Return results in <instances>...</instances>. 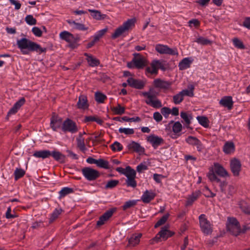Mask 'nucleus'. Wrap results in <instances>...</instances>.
<instances>
[{
  "mask_svg": "<svg viewBox=\"0 0 250 250\" xmlns=\"http://www.w3.org/2000/svg\"><path fill=\"white\" fill-rule=\"evenodd\" d=\"M238 205L241 210L245 214H250V202L248 203L243 200H240Z\"/></svg>",
  "mask_w": 250,
  "mask_h": 250,
  "instance_id": "a878e982",
  "label": "nucleus"
},
{
  "mask_svg": "<svg viewBox=\"0 0 250 250\" xmlns=\"http://www.w3.org/2000/svg\"><path fill=\"white\" fill-rule=\"evenodd\" d=\"M129 149H132L137 152H142L144 151V148L139 143L134 141L131 142L127 146Z\"/></svg>",
  "mask_w": 250,
  "mask_h": 250,
  "instance_id": "7c9ffc66",
  "label": "nucleus"
},
{
  "mask_svg": "<svg viewBox=\"0 0 250 250\" xmlns=\"http://www.w3.org/2000/svg\"><path fill=\"white\" fill-rule=\"evenodd\" d=\"M111 110L116 115H122L125 112V107L121 106L120 104H118L116 106L112 107Z\"/></svg>",
  "mask_w": 250,
  "mask_h": 250,
  "instance_id": "ea45409f",
  "label": "nucleus"
},
{
  "mask_svg": "<svg viewBox=\"0 0 250 250\" xmlns=\"http://www.w3.org/2000/svg\"><path fill=\"white\" fill-rule=\"evenodd\" d=\"M154 120L157 123L160 122L163 119V116L161 113L155 112L153 115Z\"/></svg>",
  "mask_w": 250,
  "mask_h": 250,
  "instance_id": "e2e57ef3",
  "label": "nucleus"
},
{
  "mask_svg": "<svg viewBox=\"0 0 250 250\" xmlns=\"http://www.w3.org/2000/svg\"><path fill=\"white\" fill-rule=\"evenodd\" d=\"M216 175L223 178L229 176V173L221 165L218 163H214L213 167L209 169L207 176L211 182L219 183L221 180Z\"/></svg>",
  "mask_w": 250,
  "mask_h": 250,
  "instance_id": "f03ea898",
  "label": "nucleus"
},
{
  "mask_svg": "<svg viewBox=\"0 0 250 250\" xmlns=\"http://www.w3.org/2000/svg\"><path fill=\"white\" fill-rule=\"evenodd\" d=\"M33 156L37 158L44 159L50 156V151L49 150L36 151L34 152Z\"/></svg>",
  "mask_w": 250,
  "mask_h": 250,
  "instance_id": "cd10ccee",
  "label": "nucleus"
},
{
  "mask_svg": "<svg viewBox=\"0 0 250 250\" xmlns=\"http://www.w3.org/2000/svg\"><path fill=\"white\" fill-rule=\"evenodd\" d=\"M186 142L190 145L195 146L198 151H200L203 148L201 141L197 138L193 136H188L186 139Z\"/></svg>",
  "mask_w": 250,
  "mask_h": 250,
  "instance_id": "a211bd4d",
  "label": "nucleus"
},
{
  "mask_svg": "<svg viewBox=\"0 0 250 250\" xmlns=\"http://www.w3.org/2000/svg\"><path fill=\"white\" fill-rule=\"evenodd\" d=\"M135 19L133 18L128 19L124 22L121 26L115 29L114 32L111 35L112 39H115L120 36H125L127 34L129 30L135 26Z\"/></svg>",
  "mask_w": 250,
  "mask_h": 250,
  "instance_id": "7ed1b4c3",
  "label": "nucleus"
},
{
  "mask_svg": "<svg viewBox=\"0 0 250 250\" xmlns=\"http://www.w3.org/2000/svg\"><path fill=\"white\" fill-rule=\"evenodd\" d=\"M141 236L142 234L140 233L137 235H132L128 240V245L130 246H135L138 244L140 242Z\"/></svg>",
  "mask_w": 250,
  "mask_h": 250,
  "instance_id": "72a5a7b5",
  "label": "nucleus"
},
{
  "mask_svg": "<svg viewBox=\"0 0 250 250\" xmlns=\"http://www.w3.org/2000/svg\"><path fill=\"white\" fill-rule=\"evenodd\" d=\"M78 108L83 110H85L88 108L89 104L88 103L87 97L84 95H81L79 97V100L77 104Z\"/></svg>",
  "mask_w": 250,
  "mask_h": 250,
  "instance_id": "412c9836",
  "label": "nucleus"
},
{
  "mask_svg": "<svg viewBox=\"0 0 250 250\" xmlns=\"http://www.w3.org/2000/svg\"><path fill=\"white\" fill-rule=\"evenodd\" d=\"M25 174L24 169L21 168H16L14 172V179L16 181L22 177Z\"/></svg>",
  "mask_w": 250,
  "mask_h": 250,
  "instance_id": "58836bf2",
  "label": "nucleus"
},
{
  "mask_svg": "<svg viewBox=\"0 0 250 250\" xmlns=\"http://www.w3.org/2000/svg\"><path fill=\"white\" fill-rule=\"evenodd\" d=\"M17 44L21 52L24 55H28L30 52H36L41 54L46 51L45 47H42L37 43L25 38L18 40Z\"/></svg>",
  "mask_w": 250,
  "mask_h": 250,
  "instance_id": "f257e3e1",
  "label": "nucleus"
},
{
  "mask_svg": "<svg viewBox=\"0 0 250 250\" xmlns=\"http://www.w3.org/2000/svg\"><path fill=\"white\" fill-rule=\"evenodd\" d=\"M74 191L73 189L69 187L63 188L59 192V198H62L65 196L73 193Z\"/></svg>",
  "mask_w": 250,
  "mask_h": 250,
  "instance_id": "e433bc0d",
  "label": "nucleus"
},
{
  "mask_svg": "<svg viewBox=\"0 0 250 250\" xmlns=\"http://www.w3.org/2000/svg\"><path fill=\"white\" fill-rule=\"evenodd\" d=\"M232 42L234 46L239 49H243L245 48V45L242 42L237 38H234L232 39Z\"/></svg>",
  "mask_w": 250,
  "mask_h": 250,
  "instance_id": "3c124183",
  "label": "nucleus"
},
{
  "mask_svg": "<svg viewBox=\"0 0 250 250\" xmlns=\"http://www.w3.org/2000/svg\"><path fill=\"white\" fill-rule=\"evenodd\" d=\"M219 104L223 106L227 107L230 110L232 108L233 102L231 96H225L219 102Z\"/></svg>",
  "mask_w": 250,
  "mask_h": 250,
  "instance_id": "b1692460",
  "label": "nucleus"
},
{
  "mask_svg": "<svg viewBox=\"0 0 250 250\" xmlns=\"http://www.w3.org/2000/svg\"><path fill=\"white\" fill-rule=\"evenodd\" d=\"M62 128L63 131L71 133H75L79 130L76 123L69 119H67L63 122Z\"/></svg>",
  "mask_w": 250,
  "mask_h": 250,
  "instance_id": "9b49d317",
  "label": "nucleus"
},
{
  "mask_svg": "<svg viewBox=\"0 0 250 250\" xmlns=\"http://www.w3.org/2000/svg\"><path fill=\"white\" fill-rule=\"evenodd\" d=\"M84 55L86 57V60L90 66L95 67L97 66L100 64L99 61L92 55L87 53H85Z\"/></svg>",
  "mask_w": 250,
  "mask_h": 250,
  "instance_id": "bb28decb",
  "label": "nucleus"
},
{
  "mask_svg": "<svg viewBox=\"0 0 250 250\" xmlns=\"http://www.w3.org/2000/svg\"><path fill=\"white\" fill-rule=\"evenodd\" d=\"M151 66L158 72L159 68L164 70V67L162 62L159 60H153L150 63Z\"/></svg>",
  "mask_w": 250,
  "mask_h": 250,
  "instance_id": "a19ab883",
  "label": "nucleus"
},
{
  "mask_svg": "<svg viewBox=\"0 0 250 250\" xmlns=\"http://www.w3.org/2000/svg\"><path fill=\"white\" fill-rule=\"evenodd\" d=\"M195 42L198 43L199 44L203 45H206L208 44H210L211 43V41L204 38L203 37H198L196 40L195 41Z\"/></svg>",
  "mask_w": 250,
  "mask_h": 250,
  "instance_id": "a18cd8bd",
  "label": "nucleus"
},
{
  "mask_svg": "<svg viewBox=\"0 0 250 250\" xmlns=\"http://www.w3.org/2000/svg\"><path fill=\"white\" fill-rule=\"evenodd\" d=\"M96 165L99 167L104 169H108L109 167L108 162L103 159H98Z\"/></svg>",
  "mask_w": 250,
  "mask_h": 250,
  "instance_id": "c03bdc74",
  "label": "nucleus"
},
{
  "mask_svg": "<svg viewBox=\"0 0 250 250\" xmlns=\"http://www.w3.org/2000/svg\"><path fill=\"white\" fill-rule=\"evenodd\" d=\"M88 11L91 13V16L97 20H103L106 17L105 14H102L98 10L88 9Z\"/></svg>",
  "mask_w": 250,
  "mask_h": 250,
  "instance_id": "f704fd0d",
  "label": "nucleus"
},
{
  "mask_svg": "<svg viewBox=\"0 0 250 250\" xmlns=\"http://www.w3.org/2000/svg\"><path fill=\"white\" fill-rule=\"evenodd\" d=\"M171 124H173L172 131L174 134H177L182 130V125L179 121L174 122V121H171L168 125H170Z\"/></svg>",
  "mask_w": 250,
  "mask_h": 250,
  "instance_id": "c9c22d12",
  "label": "nucleus"
},
{
  "mask_svg": "<svg viewBox=\"0 0 250 250\" xmlns=\"http://www.w3.org/2000/svg\"><path fill=\"white\" fill-rule=\"evenodd\" d=\"M203 192L204 195L207 197H214L216 194L213 193L208 187H205Z\"/></svg>",
  "mask_w": 250,
  "mask_h": 250,
  "instance_id": "052dcab7",
  "label": "nucleus"
},
{
  "mask_svg": "<svg viewBox=\"0 0 250 250\" xmlns=\"http://www.w3.org/2000/svg\"><path fill=\"white\" fill-rule=\"evenodd\" d=\"M119 132L121 133H124L125 135H131L134 134V130L133 128H120Z\"/></svg>",
  "mask_w": 250,
  "mask_h": 250,
  "instance_id": "13d9d810",
  "label": "nucleus"
},
{
  "mask_svg": "<svg viewBox=\"0 0 250 250\" xmlns=\"http://www.w3.org/2000/svg\"><path fill=\"white\" fill-rule=\"evenodd\" d=\"M82 172L84 178L88 181H93L100 176V173L97 170L90 167H85L82 169Z\"/></svg>",
  "mask_w": 250,
  "mask_h": 250,
  "instance_id": "9d476101",
  "label": "nucleus"
},
{
  "mask_svg": "<svg viewBox=\"0 0 250 250\" xmlns=\"http://www.w3.org/2000/svg\"><path fill=\"white\" fill-rule=\"evenodd\" d=\"M200 226L202 232L208 235L211 233L212 231V227L210 223L208 220L205 214H202L199 216Z\"/></svg>",
  "mask_w": 250,
  "mask_h": 250,
  "instance_id": "6e6552de",
  "label": "nucleus"
},
{
  "mask_svg": "<svg viewBox=\"0 0 250 250\" xmlns=\"http://www.w3.org/2000/svg\"><path fill=\"white\" fill-rule=\"evenodd\" d=\"M194 59L192 57H187L182 59L178 64L180 70H186L190 67Z\"/></svg>",
  "mask_w": 250,
  "mask_h": 250,
  "instance_id": "f3484780",
  "label": "nucleus"
},
{
  "mask_svg": "<svg viewBox=\"0 0 250 250\" xmlns=\"http://www.w3.org/2000/svg\"><path fill=\"white\" fill-rule=\"evenodd\" d=\"M230 167L233 175L235 176H238L241 169V163L240 161L236 158L232 159L230 161Z\"/></svg>",
  "mask_w": 250,
  "mask_h": 250,
  "instance_id": "4468645a",
  "label": "nucleus"
},
{
  "mask_svg": "<svg viewBox=\"0 0 250 250\" xmlns=\"http://www.w3.org/2000/svg\"><path fill=\"white\" fill-rule=\"evenodd\" d=\"M62 124V119L61 118L54 115L50 119V127L54 131H56L58 128H60Z\"/></svg>",
  "mask_w": 250,
  "mask_h": 250,
  "instance_id": "dca6fc26",
  "label": "nucleus"
},
{
  "mask_svg": "<svg viewBox=\"0 0 250 250\" xmlns=\"http://www.w3.org/2000/svg\"><path fill=\"white\" fill-rule=\"evenodd\" d=\"M147 169V167L144 163H141L136 167L137 171L139 173L141 172L143 170H146Z\"/></svg>",
  "mask_w": 250,
  "mask_h": 250,
  "instance_id": "774afa93",
  "label": "nucleus"
},
{
  "mask_svg": "<svg viewBox=\"0 0 250 250\" xmlns=\"http://www.w3.org/2000/svg\"><path fill=\"white\" fill-rule=\"evenodd\" d=\"M189 26L192 27V25L194 27H197L200 24V21L197 19H192L188 22Z\"/></svg>",
  "mask_w": 250,
  "mask_h": 250,
  "instance_id": "338daca9",
  "label": "nucleus"
},
{
  "mask_svg": "<svg viewBox=\"0 0 250 250\" xmlns=\"http://www.w3.org/2000/svg\"><path fill=\"white\" fill-rule=\"evenodd\" d=\"M111 148L114 151H120L123 148V146L118 142H115L111 145Z\"/></svg>",
  "mask_w": 250,
  "mask_h": 250,
  "instance_id": "6e6d98bb",
  "label": "nucleus"
},
{
  "mask_svg": "<svg viewBox=\"0 0 250 250\" xmlns=\"http://www.w3.org/2000/svg\"><path fill=\"white\" fill-rule=\"evenodd\" d=\"M235 150L234 144L231 142H228L225 143L223 147V151L227 154H231Z\"/></svg>",
  "mask_w": 250,
  "mask_h": 250,
  "instance_id": "473e14b6",
  "label": "nucleus"
},
{
  "mask_svg": "<svg viewBox=\"0 0 250 250\" xmlns=\"http://www.w3.org/2000/svg\"><path fill=\"white\" fill-rule=\"evenodd\" d=\"M193 89H194V87L193 86V85H191L190 86V87H189L188 89H184V90H182L181 91H180V92L181 93V94H182V95L184 97L185 96H187L191 97H193L194 95Z\"/></svg>",
  "mask_w": 250,
  "mask_h": 250,
  "instance_id": "37998d69",
  "label": "nucleus"
},
{
  "mask_svg": "<svg viewBox=\"0 0 250 250\" xmlns=\"http://www.w3.org/2000/svg\"><path fill=\"white\" fill-rule=\"evenodd\" d=\"M52 156L56 161L63 163L64 162L65 156L61 152L56 150L50 151V156Z\"/></svg>",
  "mask_w": 250,
  "mask_h": 250,
  "instance_id": "c85d7f7f",
  "label": "nucleus"
},
{
  "mask_svg": "<svg viewBox=\"0 0 250 250\" xmlns=\"http://www.w3.org/2000/svg\"><path fill=\"white\" fill-rule=\"evenodd\" d=\"M32 31L33 33L36 37H41L42 35V31L38 27H34L32 28Z\"/></svg>",
  "mask_w": 250,
  "mask_h": 250,
  "instance_id": "0e129e2a",
  "label": "nucleus"
},
{
  "mask_svg": "<svg viewBox=\"0 0 250 250\" xmlns=\"http://www.w3.org/2000/svg\"><path fill=\"white\" fill-rule=\"evenodd\" d=\"M95 100L98 103H104V100L106 99V96L99 92H96L95 94Z\"/></svg>",
  "mask_w": 250,
  "mask_h": 250,
  "instance_id": "09e8293b",
  "label": "nucleus"
},
{
  "mask_svg": "<svg viewBox=\"0 0 250 250\" xmlns=\"http://www.w3.org/2000/svg\"><path fill=\"white\" fill-rule=\"evenodd\" d=\"M62 212V209L61 208H56L51 215L49 220L50 222H52L55 220L61 213Z\"/></svg>",
  "mask_w": 250,
  "mask_h": 250,
  "instance_id": "864d4df0",
  "label": "nucleus"
},
{
  "mask_svg": "<svg viewBox=\"0 0 250 250\" xmlns=\"http://www.w3.org/2000/svg\"><path fill=\"white\" fill-rule=\"evenodd\" d=\"M77 146L82 151H85L86 147L84 143V139L82 137V134L80 133L78 137L76 138Z\"/></svg>",
  "mask_w": 250,
  "mask_h": 250,
  "instance_id": "2f4dec72",
  "label": "nucleus"
},
{
  "mask_svg": "<svg viewBox=\"0 0 250 250\" xmlns=\"http://www.w3.org/2000/svg\"><path fill=\"white\" fill-rule=\"evenodd\" d=\"M114 209H111L106 211L103 215H102L97 222V225L101 226L104 224L113 215L114 212Z\"/></svg>",
  "mask_w": 250,
  "mask_h": 250,
  "instance_id": "6ab92c4d",
  "label": "nucleus"
},
{
  "mask_svg": "<svg viewBox=\"0 0 250 250\" xmlns=\"http://www.w3.org/2000/svg\"><path fill=\"white\" fill-rule=\"evenodd\" d=\"M126 183L128 187L135 188L137 186V183L135 180V178H127Z\"/></svg>",
  "mask_w": 250,
  "mask_h": 250,
  "instance_id": "680f3d73",
  "label": "nucleus"
},
{
  "mask_svg": "<svg viewBox=\"0 0 250 250\" xmlns=\"http://www.w3.org/2000/svg\"><path fill=\"white\" fill-rule=\"evenodd\" d=\"M25 21L30 25H33L36 24L37 21L31 15H28L25 18Z\"/></svg>",
  "mask_w": 250,
  "mask_h": 250,
  "instance_id": "5fc2aeb1",
  "label": "nucleus"
},
{
  "mask_svg": "<svg viewBox=\"0 0 250 250\" xmlns=\"http://www.w3.org/2000/svg\"><path fill=\"white\" fill-rule=\"evenodd\" d=\"M169 216V214L168 213L163 215L162 217L155 224V228H158V227L164 224L167 220Z\"/></svg>",
  "mask_w": 250,
  "mask_h": 250,
  "instance_id": "de8ad7c7",
  "label": "nucleus"
},
{
  "mask_svg": "<svg viewBox=\"0 0 250 250\" xmlns=\"http://www.w3.org/2000/svg\"><path fill=\"white\" fill-rule=\"evenodd\" d=\"M171 83L160 79H156L153 81V85L155 88L163 90H167L169 88Z\"/></svg>",
  "mask_w": 250,
  "mask_h": 250,
  "instance_id": "2eb2a0df",
  "label": "nucleus"
},
{
  "mask_svg": "<svg viewBox=\"0 0 250 250\" xmlns=\"http://www.w3.org/2000/svg\"><path fill=\"white\" fill-rule=\"evenodd\" d=\"M226 225L227 230L232 235L237 236L240 233V226L236 218L228 217Z\"/></svg>",
  "mask_w": 250,
  "mask_h": 250,
  "instance_id": "0eeeda50",
  "label": "nucleus"
},
{
  "mask_svg": "<svg viewBox=\"0 0 250 250\" xmlns=\"http://www.w3.org/2000/svg\"><path fill=\"white\" fill-rule=\"evenodd\" d=\"M67 22L73 29L80 31H85L88 29V27L85 26L83 23L76 22L75 21L71 20H67Z\"/></svg>",
  "mask_w": 250,
  "mask_h": 250,
  "instance_id": "5701e85b",
  "label": "nucleus"
},
{
  "mask_svg": "<svg viewBox=\"0 0 250 250\" xmlns=\"http://www.w3.org/2000/svg\"><path fill=\"white\" fill-rule=\"evenodd\" d=\"M161 113L162 115H163L166 119H167L171 113V109L167 107H163L161 109Z\"/></svg>",
  "mask_w": 250,
  "mask_h": 250,
  "instance_id": "bf43d9fd",
  "label": "nucleus"
},
{
  "mask_svg": "<svg viewBox=\"0 0 250 250\" xmlns=\"http://www.w3.org/2000/svg\"><path fill=\"white\" fill-rule=\"evenodd\" d=\"M174 232L168 229L167 226H164L161 228V230L156 235L150 240V244H153L163 240H166L168 238L172 236Z\"/></svg>",
  "mask_w": 250,
  "mask_h": 250,
  "instance_id": "423d86ee",
  "label": "nucleus"
},
{
  "mask_svg": "<svg viewBox=\"0 0 250 250\" xmlns=\"http://www.w3.org/2000/svg\"><path fill=\"white\" fill-rule=\"evenodd\" d=\"M146 140L154 149L157 148L164 142V139L162 137L154 134H152L147 136Z\"/></svg>",
  "mask_w": 250,
  "mask_h": 250,
  "instance_id": "f8f14e48",
  "label": "nucleus"
},
{
  "mask_svg": "<svg viewBox=\"0 0 250 250\" xmlns=\"http://www.w3.org/2000/svg\"><path fill=\"white\" fill-rule=\"evenodd\" d=\"M184 100V97L180 92L173 96V102L176 104H180Z\"/></svg>",
  "mask_w": 250,
  "mask_h": 250,
  "instance_id": "603ef678",
  "label": "nucleus"
},
{
  "mask_svg": "<svg viewBox=\"0 0 250 250\" xmlns=\"http://www.w3.org/2000/svg\"><path fill=\"white\" fill-rule=\"evenodd\" d=\"M127 83L130 87L138 89H143L146 84L145 81L135 79L132 77L129 78L127 80Z\"/></svg>",
  "mask_w": 250,
  "mask_h": 250,
  "instance_id": "ddd939ff",
  "label": "nucleus"
},
{
  "mask_svg": "<svg viewBox=\"0 0 250 250\" xmlns=\"http://www.w3.org/2000/svg\"><path fill=\"white\" fill-rule=\"evenodd\" d=\"M107 28L101 29L97 31L93 36V39L95 41L98 42L100 39L106 32Z\"/></svg>",
  "mask_w": 250,
  "mask_h": 250,
  "instance_id": "49530a36",
  "label": "nucleus"
},
{
  "mask_svg": "<svg viewBox=\"0 0 250 250\" xmlns=\"http://www.w3.org/2000/svg\"><path fill=\"white\" fill-rule=\"evenodd\" d=\"M201 192L199 190L193 192L191 194L188 195L187 197V201L186 203V206H190L192 205L201 195Z\"/></svg>",
  "mask_w": 250,
  "mask_h": 250,
  "instance_id": "aec40b11",
  "label": "nucleus"
},
{
  "mask_svg": "<svg viewBox=\"0 0 250 250\" xmlns=\"http://www.w3.org/2000/svg\"><path fill=\"white\" fill-rule=\"evenodd\" d=\"M156 51L161 54H167L172 56H178V52L176 48H171L167 45L157 44L155 46Z\"/></svg>",
  "mask_w": 250,
  "mask_h": 250,
  "instance_id": "1a4fd4ad",
  "label": "nucleus"
},
{
  "mask_svg": "<svg viewBox=\"0 0 250 250\" xmlns=\"http://www.w3.org/2000/svg\"><path fill=\"white\" fill-rule=\"evenodd\" d=\"M60 38L66 41L67 42L71 43L74 40V37L73 34L66 31H63L60 33Z\"/></svg>",
  "mask_w": 250,
  "mask_h": 250,
  "instance_id": "393cba45",
  "label": "nucleus"
},
{
  "mask_svg": "<svg viewBox=\"0 0 250 250\" xmlns=\"http://www.w3.org/2000/svg\"><path fill=\"white\" fill-rule=\"evenodd\" d=\"M25 102V100L24 98H21L19 100H18L17 102L15 103L14 105L17 108H18L19 109L20 108V107L24 104Z\"/></svg>",
  "mask_w": 250,
  "mask_h": 250,
  "instance_id": "69168bd1",
  "label": "nucleus"
},
{
  "mask_svg": "<svg viewBox=\"0 0 250 250\" xmlns=\"http://www.w3.org/2000/svg\"><path fill=\"white\" fill-rule=\"evenodd\" d=\"M180 116L181 118L184 120V123L187 126L191 124V121L193 118L190 113L182 111L180 113Z\"/></svg>",
  "mask_w": 250,
  "mask_h": 250,
  "instance_id": "c756f323",
  "label": "nucleus"
},
{
  "mask_svg": "<svg viewBox=\"0 0 250 250\" xmlns=\"http://www.w3.org/2000/svg\"><path fill=\"white\" fill-rule=\"evenodd\" d=\"M155 196V193L152 190H146L141 196V200L144 203H148L154 199Z\"/></svg>",
  "mask_w": 250,
  "mask_h": 250,
  "instance_id": "4be33fe9",
  "label": "nucleus"
},
{
  "mask_svg": "<svg viewBox=\"0 0 250 250\" xmlns=\"http://www.w3.org/2000/svg\"><path fill=\"white\" fill-rule=\"evenodd\" d=\"M134 58L130 62H128L127 66L129 68H136L141 69L147 64L146 59L140 53H134L133 54Z\"/></svg>",
  "mask_w": 250,
  "mask_h": 250,
  "instance_id": "39448f33",
  "label": "nucleus"
},
{
  "mask_svg": "<svg viewBox=\"0 0 250 250\" xmlns=\"http://www.w3.org/2000/svg\"><path fill=\"white\" fill-rule=\"evenodd\" d=\"M141 95L146 99L145 103L155 108H159L162 107L161 101L157 98V95L154 93L153 88H150L148 91L143 92Z\"/></svg>",
  "mask_w": 250,
  "mask_h": 250,
  "instance_id": "20e7f679",
  "label": "nucleus"
},
{
  "mask_svg": "<svg viewBox=\"0 0 250 250\" xmlns=\"http://www.w3.org/2000/svg\"><path fill=\"white\" fill-rule=\"evenodd\" d=\"M119 182L117 180H110L107 181L105 186V189H111L116 187L119 184Z\"/></svg>",
  "mask_w": 250,
  "mask_h": 250,
  "instance_id": "8fccbe9b",
  "label": "nucleus"
},
{
  "mask_svg": "<svg viewBox=\"0 0 250 250\" xmlns=\"http://www.w3.org/2000/svg\"><path fill=\"white\" fill-rule=\"evenodd\" d=\"M198 123L204 127L207 128L209 126V121L208 119L205 116H198L196 117Z\"/></svg>",
  "mask_w": 250,
  "mask_h": 250,
  "instance_id": "4c0bfd02",
  "label": "nucleus"
},
{
  "mask_svg": "<svg viewBox=\"0 0 250 250\" xmlns=\"http://www.w3.org/2000/svg\"><path fill=\"white\" fill-rule=\"evenodd\" d=\"M136 175V171L135 170L132 169L130 167L127 166L126 167V172L125 176L127 178H135Z\"/></svg>",
  "mask_w": 250,
  "mask_h": 250,
  "instance_id": "79ce46f5",
  "label": "nucleus"
},
{
  "mask_svg": "<svg viewBox=\"0 0 250 250\" xmlns=\"http://www.w3.org/2000/svg\"><path fill=\"white\" fill-rule=\"evenodd\" d=\"M136 204V201L135 200H129L126 202L124 205L123 206L122 208L124 210H126L127 208H129L135 206Z\"/></svg>",
  "mask_w": 250,
  "mask_h": 250,
  "instance_id": "4d7b16f0",
  "label": "nucleus"
}]
</instances>
